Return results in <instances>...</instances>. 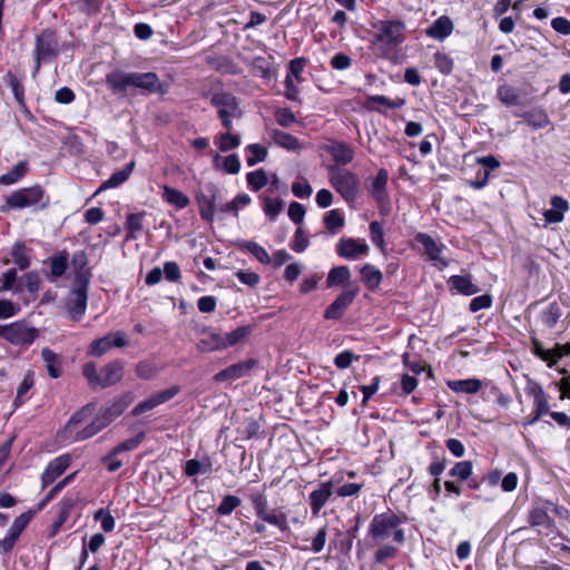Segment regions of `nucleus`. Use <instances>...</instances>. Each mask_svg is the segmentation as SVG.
<instances>
[{"label":"nucleus","mask_w":570,"mask_h":570,"mask_svg":"<svg viewBox=\"0 0 570 570\" xmlns=\"http://www.w3.org/2000/svg\"><path fill=\"white\" fill-rule=\"evenodd\" d=\"M218 149L223 153L237 148L240 145V138L230 132L222 134L216 141Z\"/></svg>","instance_id":"nucleus-62"},{"label":"nucleus","mask_w":570,"mask_h":570,"mask_svg":"<svg viewBox=\"0 0 570 570\" xmlns=\"http://www.w3.org/2000/svg\"><path fill=\"white\" fill-rule=\"evenodd\" d=\"M325 150L333 157L335 163L340 165H346L354 158L353 149L343 141H332L325 146Z\"/></svg>","instance_id":"nucleus-24"},{"label":"nucleus","mask_w":570,"mask_h":570,"mask_svg":"<svg viewBox=\"0 0 570 570\" xmlns=\"http://www.w3.org/2000/svg\"><path fill=\"white\" fill-rule=\"evenodd\" d=\"M86 263L87 259L83 252L75 254L72 258V264L76 267L75 287L70 292L66 307L71 320L76 322L82 318L87 309L88 286L91 274L83 271Z\"/></svg>","instance_id":"nucleus-2"},{"label":"nucleus","mask_w":570,"mask_h":570,"mask_svg":"<svg viewBox=\"0 0 570 570\" xmlns=\"http://www.w3.org/2000/svg\"><path fill=\"white\" fill-rule=\"evenodd\" d=\"M247 185L253 191H258L268 183L267 174L264 169L250 171L246 176Z\"/></svg>","instance_id":"nucleus-50"},{"label":"nucleus","mask_w":570,"mask_h":570,"mask_svg":"<svg viewBox=\"0 0 570 570\" xmlns=\"http://www.w3.org/2000/svg\"><path fill=\"white\" fill-rule=\"evenodd\" d=\"M387 181L389 171L385 168H381L370 187V191L377 203L382 214H386L390 210L389 195L386 191Z\"/></svg>","instance_id":"nucleus-12"},{"label":"nucleus","mask_w":570,"mask_h":570,"mask_svg":"<svg viewBox=\"0 0 570 570\" xmlns=\"http://www.w3.org/2000/svg\"><path fill=\"white\" fill-rule=\"evenodd\" d=\"M31 518L32 513L30 511L21 513L13 520L12 524L8 530V534L18 540L23 530L29 524Z\"/></svg>","instance_id":"nucleus-49"},{"label":"nucleus","mask_w":570,"mask_h":570,"mask_svg":"<svg viewBox=\"0 0 570 570\" xmlns=\"http://www.w3.org/2000/svg\"><path fill=\"white\" fill-rule=\"evenodd\" d=\"M379 549L376 550L374 554V561L376 563H384L386 560L394 559L397 556L399 549L395 546L382 543L377 544Z\"/></svg>","instance_id":"nucleus-57"},{"label":"nucleus","mask_w":570,"mask_h":570,"mask_svg":"<svg viewBox=\"0 0 570 570\" xmlns=\"http://www.w3.org/2000/svg\"><path fill=\"white\" fill-rule=\"evenodd\" d=\"M200 218L207 223L215 219V213L218 210L217 203L222 198V190L215 183H206L200 186L195 195Z\"/></svg>","instance_id":"nucleus-6"},{"label":"nucleus","mask_w":570,"mask_h":570,"mask_svg":"<svg viewBox=\"0 0 570 570\" xmlns=\"http://www.w3.org/2000/svg\"><path fill=\"white\" fill-rule=\"evenodd\" d=\"M11 257L13 263L21 269H27L30 266V258L26 254L24 244L18 242L13 245L11 249Z\"/></svg>","instance_id":"nucleus-47"},{"label":"nucleus","mask_w":570,"mask_h":570,"mask_svg":"<svg viewBox=\"0 0 570 570\" xmlns=\"http://www.w3.org/2000/svg\"><path fill=\"white\" fill-rule=\"evenodd\" d=\"M402 522V518L391 510L377 513L368 524L367 535L373 544H382L391 539L397 546H403L405 532L401 528Z\"/></svg>","instance_id":"nucleus-3"},{"label":"nucleus","mask_w":570,"mask_h":570,"mask_svg":"<svg viewBox=\"0 0 570 570\" xmlns=\"http://www.w3.org/2000/svg\"><path fill=\"white\" fill-rule=\"evenodd\" d=\"M561 315L562 313L559 304L557 302H552L548 305V307L544 311H542L540 320L543 325H546L549 328H552L556 326Z\"/></svg>","instance_id":"nucleus-41"},{"label":"nucleus","mask_w":570,"mask_h":570,"mask_svg":"<svg viewBox=\"0 0 570 570\" xmlns=\"http://www.w3.org/2000/svg\"><path fill=\"white\" fill-rule=\"evenodd\" d=\"M210 102L218 109V116H235L239 118L242 112L239 110V104L237 98L229 92L215 94Z\"/></svg>","instance_id":"nucleus-18"},{"label":"nucleus","mask_w":570,"mask_h":570,"mask_svg":"<svg viewBox=\"0 0 570 570\" xmlns=\"http://www.w3.org/2000/svg\"><path fill=\"white\" fill-rule=\"evenodd\" d=\"M212 470V462L207 458L200 462L196 459H190L185 463L184 472L187 476H194L198 473H207Z\"/></svg>","instance_id":"nucleus-46"},{"label":"nucleus","mask_w":570,"mask_h":570,"mask_svg":"<svg viewBox=\"0 0 570 570\" xmlns=\"http://www.w3.org/2000/svg\"><path fill=\"white\" fill-rule=\"evenodd\" d=\"M253 330H254L253 325H243V326L235 328L234 331H232L229 333L223 334L224 343L226 344V348L235 346L238 343H240L242 341H244L247 336H249L252 334Z\"/></svg>","instance_id":"nucleus-37"},{"label":"nucleus","mask_w":570,"mask_h":570,"mask_svg":"<svg viewBox=\"0 0 570 570\" xmlns=\"http://www.w3.org/2000/svg\"><path fill=\"white\" fill-rule=\"evenodd\" d=\"M4 81L11 88V90L13 92V96L17 99V101L22 104L23 99H24V88H23V85L20 81V79H18V77L14 73L9 71L4 76Z\"/></svg>","instance_id":"nucleus-58"},{"label":"nucleus","mask_w":570,"mask_h":570,"mask_svg":"<svg viewBox=\"0 0 570 570\" xmlns=\"http://www.w3.org/2000/svg\"><path fill=\"white\" fill-rule=\"evenodd\" d=\"M134 88L139 89L144 95H166L169 85L163 82L155 72H134Z\"/></svg>","instance_id":"nucleus-11"},{"label":"nucleus","mask_w":570,"mask_h":570,"mask_svg":"<svg viewBox=\"0 0 570 570\" xmlns=\"http://www.w3.org/2000/svg\"><path fill=\"white\" fill-rule=\"evenodd\" d=\"M28 170L27 161H19L13 166V168L0 176V184L2 185H12L21 179Z\"/></svg>","instance_id":"nucleus-42"},{"label":"nucleus","mask_w":570,"mask_h":570,"mask_svg":"<svg viewBox=\"0 0 570 570\" xmlns=\"http://www.w3.org/2000/svg\"><path fill=\"white\" fill-rule=\"evenodd\" d=\"M448 283L451 289L466 296L474 295L480 291L479 286L472 282L470 275H453L449 278Z\"/></svg>","instance_id":"nucleus-26"},{"label":"nucleus","mask_w":570,"mask_h":570,"mask_svg":"<svg viewBox=\"0 0 570 570\" xmlns=\"http://www.w3.org/2000/svg\"><path fill=\"white\" fill-rule=\"evenodd\" d=\"M71 463V456L69 454H62L53 459L41 474V488L45 489L49 484L53 483L63 472L69 468Z\"/></svg>","instance_id":"nucleus-16"},{"label":"nucleus","mask_w":570,"mask_h":570,"mask_svg":"<svg viewBox=\"0 0 570 570\" xmlns=\"http://www.w3.org/2000/svg\"><path fill=\"white\" fill-rule=\"evenodd\" d=\"M145 439V432H139L134 438L120 442L111 450V455H118L122 452H128L137 449Z\"/></svg>","instance_id":"nucleus-52"},{"label":"nucleus","mask_w":570,"mask_h":570,"mask_svg":"<svg viewBox=\"0 0 570 570\" xmlns=\"http://www.w3.org/2000/svg\"><path fill=\"white\" fill-rule=\"evenodd\" d=\"M239 248L249 252L259 263L268 265L272 258L266 249L253 240H242L238 243Z\"/></svg>","instance_id":"nucleus-36"},{"label":"nucleus","mask_w":570,"mask_h":570,"mask_svg":"<svg viewBox=\"0 0 570 570\" xmlns=\"http://www.w3.org/2000/svg\"><path fill=\"white\" fill-rule=\"evenodd\" d=\"M478 163L488 170L484 171L482 180L478 179L472 183V186L476 189L483 188L489 180V170H493L500 166V161L492 155L484 156L478 159Z\"/></svg>","instance_id":"nucleus-40"},{"label":"nucleus","mask_w":570,"mask_h":570,"mask_svg":"<svg viewBox=\"0 0 570 570\" xmlns=\"http://www.w3.org/2000/svg\"><path fill=\"white\" fill-rule=\"evenodd\" d=\"M106 426H108V423L104 420V417L99 414L97 415L91 423H89L87 426H85L82 430L77 431L75 434L76 441H83L87 440L97 433H99L101 430H104Z\"/></svg>","instance_id":"nucleus-35"},{"label":"nucleus","mask_w":570,"mask_h":570,"mask_svg":"<svg viewBox=\"0 0 570 570\" xmlns=\"http://www.w3.org/2000/svg\"><path fill=\"white\" fill-rule=\"evenodd\" d=\"M370 236L374 245H376L382 252H385L384 230L382 224L374 220L370 224Z\"/></svg>","instance_id":"nucleus-63"},{"label":"nucleus","mask_w":570,"mask_h":570,"mask_svg":"<svg viewBox=\"0 0 570 570\" xmlns=\"http://www.w3.org/2000/svg\"><path fill=\"white\" fill-rule=\"evenodd\" d=\"M330 183L332 187L347 203H353L357 198L360 188V178L356 174L341 169L337 166H328Z\"/></svg>","instance_id":"nucleus-5"},{"label":"nucleus","mask_w":570,"mask_h":570,"mask_svg":"<svg viewBox=\"0 0 570 570\" xmlns=\"http://www.w3.org/2000/svg\"><path fill=\"white\" fill-rule=\"evenodd\" d=\"M11 289L17 293L22 291V286L17 283V271L14 268H10L3 273V282L2 285H0V293Z\"/></svg>","instance_id":"nucleus-59"},{"label":"nucleus","mask_w":570,"mask_h":570,"mask_svg":"<svg viewBox=\"0 0 570 570\" xmlns=\"http://www.w3.org/2000/svg\"><path fill=\"white\" fill-rule=\"evenodd\" d=\"M179 393L178 386H171L167 390L160 391L158 393L153 394L148 399L144 400L142 402L138 403L131 411V415L139 416L142 413L150 411L158 405L166 403L167 401L171 400L174 396H176Z\"/></svg>","instance_id":"nucleus-14"},{"label":"nucleus","mask_w":570,"mask_h":570,"mask_svg":"<svg viewBox=\"0 0 570 570\" xmlns=\"http://www.w3.org/2000/svg\"><path fill=\"white\" fill-rule=\"evenodd\" d=\"M524 390L525 393L533 399V411L544 415L550 412L549 396L541 384L533 380H529Z\"/></svg>","instance_id":"nucleus-21"},{"label":"nucleus","mask_w":570,"mask_h":570,"mask_svg":"<svg viewBox=\"0 0 570 570\" xmlns=\"http://www.w3.org/2000/svg\"><path fill=\"white\" fill-rule=\"evenodd\" d=\"M351 278L350 268L345 265L333 267L327 275V286L343 285Z\"/></svg>","instance_id":"nucleus-39"},{"label":"nucleus","mask_w":570,"mask_h":570,"mask_svg":"<svg viewBox=\"0 0 570 570\" xmlns=\"http://www.w3.org/2000/svg\"><path fill=\"white\" fill-rule=\"evenodd\" d=\"M360 273L362 282L370 291L379 288L383 279V274L379 268L367 263L361 268Z\"/></svg>","instance_id":"nucleus-30"},{"label":"nucleus","mask_w":570,"mask_h":570,"mask_svg":"<svg viewBox=\"0 0 570 570\" xmlns=\"http://www.w3.org/2000/svg\"><path fill=\"white\" fill-rule=\"evenodd\" d=\"M414 240L423 246L425 254L434 266L443 269L449 265V261L441 256L443 245L438 244L429 234L417 233Z\"/></svg>","instance_id":"nucleus-13"},{"label":"nucleus","mask_w":570,"mask_h":570,"mask_svg":"<svg viewBox=\"0 0 570 570\" xmlns=\"http://www.w3.org/2000/svg\"><path fill=\"white\" fill-rule=\"evenodd\" d=\"M41 357L46 364L48 375L51 379L60 377L62 374V356L55 353L49 347H45L41 350Z\"/></svg>","instance_id":"nucleus-25"},{"label":"nucleus","mask_w":570,"mask_h":570,"mask_svg":"<svg viewBox=\"0 0 570 570\" xmlns=\"http://www.w3.org/2000/svg\"><path fill=\"white\" fill-rule=\"evenodd\" d=\"M358 288L342 292L334 302L325 309L324 317L326 320H338L343 316L347 307L353 303Z\"/></svg>","instance_id":"nucleus-15"},{"label":"nucleus","mask_w":570,"mask_h":570,"mask_svg":"<svg viewBox=\"0 0 570 570\" xmlns=\"http://www.w3.org/2000/svg\"><path fill=\"white\" fill-rule=\"evenodd\" d=\"M255 360H247L244 362H239L233 364L218 373H216L213 377L215 382H225V381H234L247 375L250 370L255 366Z\"/></svg>","instance_id":"nucleus-20"},{"label":"nucleus","mask_w":570,"mask_h":570,"mask_svg":"<svg viewBox=\"0 0 570 570\" xmlns=\"http://www.w3.org/2000/svg\"><path fill=\"white\" fill-rule=\"evenodd\" d=\"M136 375L142 380H151L159 372L158 366L149 360L141 361L136 365Z\"/></svg>","instance_id":"nucleus-53"},{"label":"nucleus","mask_w":570,"mask_h":570,"mask_svg":"<svg viewBox=\"0 0 570 570\" xmlns=\"http://www.w3.org/2000/svg\"><path fill=\"white\" fill-rule=\"evenodd\" d=\"M373 46L382 58L392 59L405 40L406 27L400 19L380 20L374 23Z\"/></svg>","instance_id":"nucleus-1"},{"label":"nucleus","mask_w":570,"mask_h":570,"mask_svg":"<svg viewBox=\"0 0 570 570\" xmlns=\"http://www.w3.org/2000/svg\"><path fill=\"white\" fill-rule=\"evenodd\" d=\"M272 139L277 146L287 150H297L302 147L299 140L295 136L278 129H274L272 131Z\"/></svg>","instance_id":"nucleus-34"},{"label":"nucleus","mask_w":570,"mask_h":570,"mask_svg":"<svg viewBox=\"0 0 570 570\" xmlns=\"http://www.w3.org/2000/svg\"><path fill=\"white\" fill-rule=\"evenodd\" d=\"M161 196L166 203L175 206L177 209L186 208L190 204L188 196H186L180 190L169 186L163 187Z\"/></svg>","instance_id":"nucleus-32"},{"label":"nucleus","mask_w":570,"mask_h":570,"mask_svg":"<svg viewBox=\"0 0 570 570\" xmlns=\"http://www.w3.org/2000/svg\"><path fill=\"white\" fill-rule=\"evenodd\" d=\"M524 120L529 126L540 129L546 128L550 124V119L543 110H531L523 115Z\"/></svg>","instance_id":"nucleus-45"},{"label":"nucleus","mask_w":570,"mask_h":570,"mask_svg":"<svg viewBox=\"0 0 570 570\" xmlns=\"http://www.w3.org/2000/svg\"><path fill=\"white\" fill-rule=\"evenodd\" d=\"M105 81L114 94H126L128 88H134V72L114 70L106 75Z\"/></svg>","instance_id":"nucleus-19"},{"label":"nucleus","mask_w":570,"mask_h":570,"mask_svg":"<svg viewBox=\"0 0 570 570\" xmlns=\"http://www.w3.org/2000/svg\"><path fill=\"white\" fill-rule=\"evenodd\" d=\"M127 335L122 331L111 332L107 335L94 340L88 347V355L94 357H101L112 347L127 346Z\"/></svg>","instance_id":"nucleus-10"},{"label":"nucleus","mask_w":570,"mask_h":570,"mask_svg":"<svg viewBox=\"0 0 570 570\" xmlns=\"http://www.w3.org/2000/svg\"><path fill=\"white\" fill-rule=\"evenodd\" d=\"M81 372L91 389H107L122 380L125 366L120 360H114L105 364L98 372L95 363L87 362L82 365Z\"/></svg>","instance_id":"nucleus-4"},{"label":"nucleus","mask_w":570,"mask_h":570,"mask_svg":"<svg viewBox=\"0 0 570 570\" xmlns=\"http://www.w3.org/2000/svg\"><path fill=\"white\" fill-rule=\"evenodd\" d=\"M332 481L323 482L320 489L309 493L308 502L314 515H317L332 495Z\"/></svg>","instance_id":"nucleus-22"},{"label":"nucleus","mask_w":570,"mask_h":570,"mask_svg":"<svg viewBox=\"0 0 570 570\" xmlns=\"http://www.w3.org/2000/svg\"><path fill=\"white\" fill-rule=\"evenodd\" d=\"M35 380H33V372L28 371L22 380V382L19 384L17 390V396L14 400L16 406L22 404L24 400L27 399L26 395L30 391V389L33 386Z\"/></svg>","instance_id":"nucleus-54"},{"label":"nucleus","mask_w":570,"mask_h":570,"mask_svg":"<svg viewBox=\"0 0 570 570\" xmlns=\"http://www.w3.org/2000/svg\"><path fill=\"white\" fill-rule=\"evenodd\" d=\"M226 348L222 333H210L197 343V350L202 353L220 351Z\"/></svg>","instance_id":"nucleus-33"},{"label":"nucleus","mask_w":570,"mask_h":570,"mask_svg":"<svg viewBox=\"0 0 570 570\" xmlns=\"http://www.w3.org/2000/svg\"><path fill=\"white\" fill-rule=\"evenodd\" d=\"M240 504H242V500L238 497L226 495L222 500L220 504L217 507L216 513L219 515H228Z\"/></svg>","instance_id":"nucleus-60"},{"label":"nucleus","mask_w":570,"mask_h":570,"mask_svg":"<svg viewBox=\"0 0 570 570\" xmlns=\"http://www.w3.org/2000/svg\"><path fill=\"white\" fill-rule=\"evenodd\" d=\"M434 66L441 73L448 76L453 70V60L449 55L438 51L434 55Z\"/></svg>","instance_id":"nucleus-61"},{"label":"nucleus","mask_w":570,"mask_h":570,"mask_svg":"<svg viewBox=\"0 0 570 570\" xmlns=\"http://www.w3.org/2000/svg\"><path fill=\"white\" fill-rule=\"evenodd\" d=\"M472 474V462L471 461H460L454 464V466L449 471V475L452 478H456L460 481L468 480Z\"/></svg>","instance_id":"nucleus-56"},{"label":"nucleus","mask_w":570,"mask_h":570,"mask_svg":"<svg viewBox=\"0 0 570 570\" xmlns=\"http://www.w3.org/2000/svg\"><path fill=\"white\" fill-rule=\"evenodd\" d=\"M344 224L345 218L337 209H332L324 216V225L332 234H335Z\"/></svg>","instance_id":"nucleus-48"},{"label":"nucleus","mask_w":570,"mask_h":570,"mask_svg":"<svg viewBox=\"0 0 570 570\" xmlns=\"http://www.w3.org/2000/svg\"><path fill=\"white\" fill-rule=\"evenodd\" d=\"M250 203V197L247 194H238L232 202L218 206L219 213H232L235 217L238 216V210Z\"/></svg>","instance_id":"nucleus-43"},{"label":"nucleus","mask_w":570,"mask_h":570,"mask_svg":"<svg viewBox=\"0 0 570 570\" xmlns=\"http://www.w3.org/2000/svg\"><path fill=\"white\" fill-rule=\"evenodd\" d=\"M38 336V330L29 326L26 322L19 321L1 326V336L12 345H31Z\"/></svg>","instance_id":"nucleus-9"},{"label":"nucleus","mask_w":570,"mask_h":570,"mask_svg":"<svg viewBox=\"0 0 570 570\" xmlns=\"http://www.w3.org/2000/svg\"><path fill=\"white\" fill-rule=\"evenodd\" d=\"M68 253L61 252L59 255L50 258V273L53 278L61 277L68 268Z\"/></svg>","instance_id":"nucleus-44"},{"label":"nucleus","mask_w":570,"mask_h":570,"mask_svg":"<svg viewBox=\"0 0 570 570\" xmlns=\"http://www.w3.org/2000/svg\"><path fill=\"white\" fill-rule=\"evenodd\" d=\"M6 204L8 208L12 209H21L37 205H39L40 208H45L49 204V197L45 195V190L41 186L35 185L13 191L7 197Z\"/></svg>","instance_id":"nucleus-7"},{"label":"nucleus","mask_w":570,"mask_h":570,"mask_svg":"<svg viewBox=\"0 0 570 570\" xmlns=\"http://www.w3.org/2000/svg\"><path fill=\"white\" fill-rule=\"evenodd\" d=\"M59 53V43L55 31L50 29L43 30L36 38L35 48V69L33 77L39 72L41 62H48L56 58Z\"/></svg>","instance_id":"nucleus-8"},{"label":"nucleus","mask_w":570,"mask_h":570,"mask_svg":"<svg viewBox=\"0 0 570 570\" xmlns=\"http://www.w3.org/2000/svg\"><path fill=\"white\" fill-rule=\"evenodd\" d=\"M131 402V393H124L119 395L117 399H115L112 404L106 407L100 415L109 425L115 419H117L125 412V410L130 405Z\"/></svg>","instance_id":"nucleus-23"},{"label":"nucleus","mask_w":570,"mask_h":570,"mask_svg":"<svg viewBox=\"0 0 570 570\" xmlns=\"http://www.w3.org/2000/svg\"><path fill=\"white\" fill-rule=\"evenodd\" d=\"M370 248L364 240L355 238H341L336 245V253L346 259H355L365 256Z\"/></svg>","instance_id":"nucleus-17"},{"label":"nucleus","mask_w":570,"mask_h":570,"mask_svg":"<svg viewBox=\"0 0 570 570\" xmlns=\"http://www.w3.org/2000/svg\"><path fill=\"white\" fill-rule=\"evenodd\" d=\"M94 519L101 522V529L105 532H111L115 529V518L105 509H99L95 512Z\"/></svg>","instance_id":"nucleus-64"},{"label":"nucleus","mask_w":570,"mask_h":570,"mask_svg":"<svg viewBox=\"0 0 570 570\" xmlns=\"http://www.w3.org/2000/svg\"><path fill=\"white\" fill-rule=\"evenodd\" d=\"M498 98L505 106H518L520 104V90L510 85H502L498 88Z\"/></svg>","instance_id":"nucleus-38"},{"label":"nucleus","mask_w":570,"mask_h":570,"mask_svg":"<svg viewBox=\"0 0 570 570\" xmlns=\"http://www.w3.org/2000/svg\"><path fill=\"white\" fill-rule=\"evenodd\" d=\"M448 386L455 393L475 394L482 387V381L479 379L451 380Z\"/></svg>","instance_id":"nucleus-31"},{"label":"nucleus","mask_w":570,"mask_h":570,"mask_svg":"<svg viewBox=\"0 0 570 570\" xmlns=\"http://www.w3.org/2000/svg\"><path fill=\"white\" fill-rule=\"evenodd\" d=\"M528 522L533 528L542 527L546 530L547 535L552 533L556 528L554 521L542 508L532 509L528 514Z\"/></svg>","instance_id":"nucleus-27"},{"label":"nucleus","mask_w":570,"mask_h":570,"mask_svg":"<svg viewBox=\"0 0 570 570\" xmlns=\"http://www.w3.org/2000/svg\"><path fill=\"white\" fill-rule=\"evenodd\" d=\"M134 168H135V161L128 163L121 170L114 173L109 179L104 181L100 185V187L98 188V190L96 191V194H99L100 191H102L105 189L116 188V187L120 186L121 184H124L131 175Z\"/></svg>","instance_id":"nucleus-29"},{"label":"nucleus","mask_w":570,"mask_h":570,"mask_svg":"<svg viewBox=\"0 0 570 570\" xmlns=\"http://www.w3.org/2000/svg\"><path fill=\"white\" fill-rule=\"evenodd\" d=\"M376 104L381 105V106H384L386 108H390V109H396V108H400L403 105V100L393 101V100H391L387 97L382 96V95H375V96L367 97V99H366V107L368 109L380 110L379 108H376L374 106Z\"/></svg>","instance_id":"nucleus-55"},{"label":"nucleus","mask_w":570,"mask_h":570,"mask_svg":"<svg viewBox=\"0 0 570 570\" xmlns=\"http://www.w3.org/2000/svg\"><path fill=\"white\" fill-rule=\"evenodd\" d=\"M246 150L250 154L246 159L249 167L255 166L259 161H264L268 155L267 148L261 144H250L246 147Z\"/></svg>","instance_id":"nucleus-51"},{"label":"nucleus","mask_w":570,"mask_h":570,"mask_svg":"<svg viewBox=\"0 0 570 570\" xmlns=\"http://www.w3.org/2000/svg\"><path fill=\"white\" fill-rule=\"evenodd\" d=\"M453 30V22L448 16H442L438 18L433 24H431L426 29V35L434 38L442 40L446 38Z\"/></svg>","instance_id":"nucleus-28"}]
</instances>
